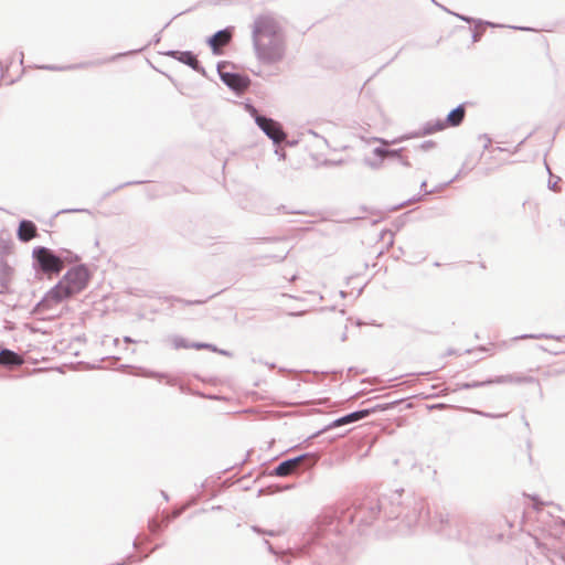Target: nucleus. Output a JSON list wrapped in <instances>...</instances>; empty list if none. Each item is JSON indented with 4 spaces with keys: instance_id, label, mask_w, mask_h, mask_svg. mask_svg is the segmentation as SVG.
Masks as SVG:
<instances>
[{
    "instance_id": "obj_13",
    "label": "nucleus",
    "mask_w": 565,
    "mask_h": 565,
    "mask_svg": "<svg viewBox=\"0 0 565 565\" xmlns=\"http://www.w3.org/2000/svg\"><path fill=\"white\" fill-rule=\"evenodd\" d=\"M173 302H177L179 305L189 306V305H195V303H202L203 301L196 300V301H189L180 298L173 299Z\"/></svg>"
},
{
    "instance_id": "obj_1",
    "label": "nucleus",
    "mask_w": 565,
    "mask_h": 565,
    "mask_svg": "<svg viewBox=\"0 0 565 565\" xmlns=\"http://www.w3.org/2000/svg\"><path fill=\"white\" fill-rule=\"evenodd\" d=\"M254 45L259 61L274 64L282 60L286 43L278 21L268 15L258 17L254 23Z\"/></svg>"
},
{
    "instance_id": "obj_7",
    "label": "nucleus",
    "mask_w": 565,
    "mask_h": 565,
    "mask_svg": "<svg viewBox=\"0 0 565 565\" xmlns=\"http://www.w3.org/2000/svg\"><path fill=\"white\" fill-rule=\"evenodd\" d=\"M221 77L227 86L237 92H244L249 86V79L238 74L222 73Z\"/></svg>"
},
{
    "instance_id": "obj_5",
    "label": "nucleus",
    "mask_w": 565,
    "mask_h": 565,
    "mask_svg": "<svg viewBox=\"0 0 565 565\" xmlns=\"http://www.w3.org/2000/svg\"><path fill=\"white\" fill-rule=\"evenodd\" d=\"M466 116V109L462 105L458 106L454 110H451L447 118L444 121H438L430 131H440L448 127H457L459 126Z\"/></svg>"
},
{
    "instance_id": "obj_4",
    "label": "nucleus",
    "mask_w": 565,
    "mask_h": 565,
    "mask_svg": "<svg viewBox=\"0 0 565 565\" xmlns=\"http://www.w3.org/2000/svg\"><path fill=\"white\" fill-rule=\"evenodd\" d=\"M256 122L262 128V130L275 142L279 143L285 140L286 135L282 131L279 122L263 116H257Z\"/></svg>"
},
{
    "instance_id": "obj_9",
    "label": "nucleus",
    "mask_w": 565,
    "mask_h": 565,
    "mask_svg": "<svg viewBox=\"0 0 565 565\" xmlns=\"http://www.w3.org/2000/svg\"><path fill=\"white\" fill-rule=\"evenodd\" d=\"M38 230L33 222L31 221H22L18 228V237L22 242H29L36 237Z\"/></svg>"
},
{
    "instance_id": "obj_12",
    "label": "nucleus",
    "mask_w": 565,
    "mask_h": 565,
    "mask_svg": "<svg viewBox=\"0 0 565 565\" xmlns=\"http://www.w3.org/2000/svg\"><path fill=\"white\" fill-rule=\"evenodd\" d=\"M179 60L194 70L199 68V61L191 52H181Z\"/></svg>"
},
{
    "instance_id": "obj_10",
    "label": "nucleus",
    "mask_w": 565,
    "mask_h": 565,
    "mask_svg": "<svg viewBox=\"0 0 565 565\" xmlns=\"http://www.w3.org/2000/svg\"><path fill=\"white\" fill-rule=\"evenodd\" d=\"M370 413L371 412L369 409H363V411L351 413L349 415H345V416L334 420L332 426L333 427H339V426H343V425H347V424L360 420V419L365 418L366 416H369Z\"/></svg>"
},
{
    "instance_id": "obj_14",
    "label": "nucleus",
    "mask_w": 565,
    "mask_h": 565,
    "mask_svg": "<svg viewBox=\"0 0 565 565\" xmlns=\"http://www.w3.org/2000/svg\"><path fill=\"white\" fill-rule=\"evenodd\" d=\"M193 348L202 349V348H209V345H205V344H194Z\"/></svg>"
},
{
    "instance_id": "obj_3",
    "label": "nucleus",
    "mask_w": 565,
    "mask_h": 565,
    "mask_svg": "<svg viewBox=\"0 0 565 565\" xmlns=\"http://www.w3.org/2000/svg\"><path fill=\"white\" fill-rule=\"evenodd\" d=\"M34 256L44 273L58 274L63 269V262L45 247L34 250Z\"/></svg>"
},
{
    "instance_id": "obj_11",
    "label": "nucleus",
    "mask_w": 565,
    "mask_h": 565,
    "mask_svg": "<svg viewBox=\"0 0 565 565\" xmlns=\"http://www.w3.org/2000/svg\"><path fill=\"white\" fill-rule=\"evenodd\" d=\"M22 363H23V359L10 350H2L0 352V364L21 365Z\"/></svg>"
},
{
    "instance_id": "obj_2",
    "label": "nucleus",
    "mask_w": 565,
    "mask_h": 565,
    "mask_svg": "<svg viewBox=\"0 0 565 565\" xmlns=\"http://www.w3.org/2000/svg\"><path fill=\"white\" fill-rule=\"evenodd\" d=\"M89 273L84 266L71 268L45 297L49 306L57 305L84 290L89 281Z\"/></svg>"
},
{
    "instance_id": "obj_8",
    "label": "nucleus",
    "mask_w": 565,
    "mask_h": 565,
    "mask_svg": "<svg viewBox=\"0 0 565 565\" xmlns=\"http://www.w3.org/2000/svg\"><path fill=\"white\" fill-rule=\"evenodd\" d=\"M232 39V33L227 30L216 32L210 40L209 44L214 54H221L222 49L226 46Z\"/></svg>"
},
{
    "instance_id": "obj_6",
    "label": "nucleus",
    "mask_w": 565,
    "mask_h": 565,
    "mask_svg": "<svg viewBox=\"0 0 565 565\" xmlns=\"http://www.w3.org/2000/svg\"><path fill=\"white\" fill-rule=\"evenodd\" d=\"M307 459V456H299L292 459L282 461L275 468V475L278 477L290 476L297 471L301 463Z\"/></svg>"
}]
</instances>
